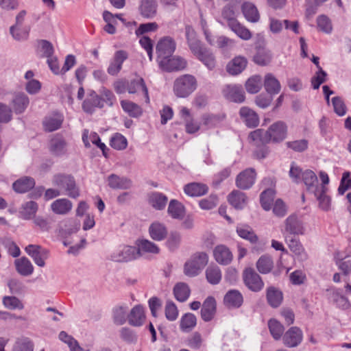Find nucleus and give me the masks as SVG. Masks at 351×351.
<instances>
[{"mask_svg": "<svg viewBox=\"0 0 351 351\" xmlns=\"http://www.w3.org/2000/svg\"><path fill=\"white\" fill-rule=\"evenodd\" d=\"M287 136V125L285 122L278 121L272 123L266 131L258 129L250 132L249 139L254 146H260L269 143H280Z\"/></svg>", "mask_w": 351, "mask_h": 351, "instance_id": "obj_1", "label": "nucleus"}, {"mask_svg": "<svg viewBox=\"0 0 351 351\" xmlns=\"http://www.w3.org/2000/svg\"><path fill=\"white\" fill-rule=\"evenodd\" d=\"M185 35L189 48L191 53L208 69L215 66V59L213 53L206 48L197 38L196 33L191 26L185 27Z\"/></svg>", "mask_w": 351, "mask_h": 351, "instance_id": "obj_2", "label": "nucleus"}, {"mask_svg": "<svg viewBox=\"0 0 351 351\" xmlns=\"http://www.w3.org/2000/svg\"><path fill=\"white\" fill-rule=\"evenodd\" d=\"M52 184L61 191L62 195L76 199L80 196V189L74 177L70 174L57 173L51 180Z\"/></svg>", "mask_w": 351, "mask_h": 351, "instance_id": "obj_3", "label": "nucleus"}, {"mask_svg": "<svg viewBox=\"0 0 351 351\" xmlns=\"http://www.w3.org/2000/svg\"><path fill=\"white\" fill-rule=\"evenodd\" d=\"M197 87L196 78L190 74L180 76L173 83L174 94L180 98L187 97L193 93Z\"/></svg>", "mask_w": 351, "mask_h": 351, "instance_id": "obj_4", "label": "nucleus"}, {"mask_svg": "<svg viewBox=\"0 0 351 351\" xmlns=\"http://www.w3.org/2000/svg\"><path fill=\"white\" fill-rule=\"evenodd\" d=\"M208 256L206 253L198 252L193 254L184 263V274L189 277L197 276L207 265Z\"/></svg>", "mask_w": 351, "mask_h": 351, "instance_id": "obj_5", "label": "nucleus"}, {"mask_svg": "<svg viewBox=\"0 0 351 351\" xmlns=\"http://www.w3.org/2000/svg\"><path fill=\"white\" fill-rule=\"evenodd\" d=\"M245 287L253 292H259L264 288L265 283L261 276L252 267L245 268L242 274Z\"/></svg>", "mask_w": 351, "mask_h": 351, "instance_id": "obj_6", "label": "nucleus"}, {"mask_svg": "<svg viewBox=\"0 0 351 351\" xmlns=\"http://www.w3.org/2000/svg\"><path fill=\"white\" fill-rule=\"evenodd\" d=\"M176 48V43L174 39L170 36L162 38L157 43L156 49L157 53V61L162 60L171 57Z\"/></svg>", "mask_w": 351, "mask_h": 351, "instance_id": "obj_7", "label": "nucleus"}, {"mask_svg": "<svg viewBox=\"0 0 351 351\" xmlns=\"http://www.w3.org/2000/svg\"><path fill=\"white\" fill-rule=\"evenodd\" d=\"M160 68L167 72L179 71L187 66V61L182 57L173 56L158 62Z\"/></svg>", "mask_w": 351, "mask_h": 351, "instance_id": "obj_8", "label": "nucleus"}, {"mask_svg": "<svg viewBox=\"0 0 351 351\" xmlns=\"http://www.w3.org/2000/svg\"><path fill=\"white\" fill-rule=\"evenodd\" d=\"M25 251L38 266L43 267L45 265V260L49 254L47 249L38 245L30 244L25 247Z\"/></svg>", "mask_w": 351, "mask_h": 351, "instance_id": "obj_9", "label": "nucleus"}, {"mask_svg": "<svg viewBox=\"0 0 351 351\" xmlns=\"http://www.w3.org/2000/svg\"><path fill=\"white\" fill-rule=\"evenodd\" d=\"M138 257L139 250L133 246H124L111 254V260L115 262H128Z\"/></svg>", "mask_w": 351, "mask_h": 351, "instance_id": "obj_10", "label": "nucleus"}, {"mask_svg": "<svg viewBox=\"0 0 351 351\" xmlns=\"http://www.w3.org/2000/svg\"><path fill=\"white\" fill-rule=\"evenodd\" d=\"M303 339L302 330L297 326L291 327L282 336L283 343L289 348H295L300 345Z\"/></svg>", "mask_w": 351, "mask_h": 351, "instance_id": "obj_11", "label": "nucleus"}, {"mask_svg": "<svg viewBox=\"0 0 351 351\" xmlns=\"http://www.w3.org/2000/svg\"><path fill=\"white\" fill-rule=\"evenodd\" d=\"M304 233V228L302 223L294 215L289 216L285 221V235H302Z\"/></svg>", "mask_w": 351, "mask_h": 351, "instance_id": "obj_12", "label": "nucleus"}, {"mask_svg": "<svg viewBox=\"0 0 351 351\" xmlns=\"http://www.w3.org/2000/svg\"><path fill=\"white\" fill-rule=\"evenodd\" d=\"M256 177V173L254 169H246L237 176L236 185L243 190L249 189L254 184Z\"/></svg>", "mask_w": 351, "mask_h": 351, "instance_id": "obj_13", "label": "nucleus"}, {"mask_svg": "<svg viewBox=\"0 0 351 351\" xmlns=\"http://www.w3.org/2000/svg\"><path fill=\"white\" fill-rule=\"evenodd\" d=\"M226 117V116L223 112H206L202 115L201 122L207 129H211L220 127Z\"/></svg>", "mask_w": 351, "mask_h": 351, "instance_id": "obj_14", "label": "nucleus"}, {"mask_svg": "<svg viewBox=\"0 0 351 351\" xmlns=\"http://www.w3.org/2000/svg\"><path fill=\"white\" fill-rule=\"evenodd\" d=\"M128 58V53L124 50L117 51L112 58L110 64L107 69L108 74L110 75H117L122 68L123 62Z\"/></svg>", "mask_w": 351, "mask_h": 351, "instance_id": "obj_15", "label": "nucleus"}, {"mask_svg": "<svg viewBox=\"0 0 351 351\" xmlns=\"http://www.w3.org/2000/svg\"><path fill=\"white\" fill-rule=\"evenodd\" d=\"M285 239L290 250L298 258L302 261H306L308 258V255L302 245L294 236L285 235Z\"/></svg>", "mask_w": 351, "mask_h": 351, "instance_id": "obj_16", "label": "nucleus"}, {"mask_svg": "<svg viewBox=\"0 0 351 351\" xmlns=\"http://www.w3.org/2000/svg\"><path fill=\"white\" fill-rule=\"evenodd\" d=\"M67 143L61 135H55L49 141V149L50 152L56 156L64 155L66 152Z\"/></svg>", "mask_w": 351, "mask_h": 351, "instance_id": "obj_17", "label": "nucleus"}, {"mask_svg": "<svg viewBox=\"0 0 351 351\" xmlns=\"http://www.w3.org/2000/svg\"><path fill=\"white\" fill-rule=\"evenodd\" d=\"M64 121L62 114L53 112L45 117L43 121V125L45 131L51 132L58 130Z\"/></svg>", "mask_w": 351, "mask_h": 351, "instance_id": "obj_18", "label": "nucleus"}, {"mask_svg": "<svg viewBox=\"0 0 351 351\" xmlns=\"http://www.w3.org/2000/svg\"><path fill=\"white\" fill-rule=\"evenodd\" d=\"M223 94L231 101L241 103L245 100V93L241 86L227 85L223 90Z\"/></svg>", "mask_w": 351, "mask_h": 351, "instance_id": "obj_19", "label": "nucleus"}, {"mask_svg": "<svg viewBox=\"0 0 351 351\" xmlns=\"http://www.w3.org/2000/svg\"><path fill=\"white\" fill-rule=\"evenodd\" d=\"M104 107V99L95 91L92 90L82 104L83 110L87 113H93L95 108H101Z\"/></svg>", "mask_w": 351, "mask_h": 351, "instance_id": "obj_20", "label": "nucleus"}, {"mask_svg": "<svg viewBox=\"0 0 351 351\" xmlns=\"http://www.w3.org/2000/svg\"><path fill=\"white\" fill-rule=\"evenodd\" d=\"M180 117L185 123V130L189 134H193L199 131V123L194 120L191 111L186 107H182L180 111Z\"/></svg>", "mask_w": 351, "mask_h": 351, "instance_id": "obj_21", "label": "nucleus"}, {"mask_svg": "<svg viewBox=\"0 0 351 351\" xmlns=\"http://www.w3.org/2000/svg\"><path fill=\"white\" fill-rule=\"evenodd\" d=\"M108 184L112 189L127 190L132 186V182L128 178L111 174L108 177Z\"/></svg>", "mask_w": 351, "mask_h": 351, "instance_id": "obj_22", "label": "nucleus"}, {"mask_svg": "<svg viewBox=\"0 0 351 351\" xmlns=\"http://www.w3.org/2000/svg\"><path fill=\"white\" fill-rule=\"evenodd\" d=\"M213 256L215 261L221 265H228L232 260V252L228 247L223 245H219L215 247Z\"/></svg>", "mask_w": 351, "mask_h": 351, "instance_id": "obj_23", "label": "nucleus"}, {"mask_svg": "<svg viewBox=\"0 0 351 351\" xmlns=\"http://www.w3.org/2000/svg\"><path fill=\"white\" fill-rule=\"evenodd\" d=\"M216 313V301L213 297H208L202 304L201 317L204 322L212 320Z\"/></svg>", "mask_w": 351, "mask_h": 351, "instance_id": "obj_24", "label": "nucleus"}, {"mask_svg": "<svg viewBox=\"0 0 351 351\" xmlns=\"http://www.w3.org/2000/svg\"><path fill=\"white\" fill-rule=\"evenodd\" d=\"M241 12L248 22L256 23L260 20L259 12L256 6L251 2H244L241 5Z\"/></svg>", "mask_w": 351, "mask_h": 351, "instance_id": "obj_25", "label": "nucleus"}, {"mask_svg": "<svg viewBox=\"0 0 351 351\" xmlns=\"http://www.w3.org/2000/svg\"><path fill=\"white\" fill-rule=\"evenodd\" d=\"M148 204L157 210H163L167 204L168 197L160 192H152L147 195Z\"/></svg>", "mask_w": 351, "mask_h": 351, "instance_id": "obj_26", "label": "nucleus"}, {"mask_svg": "<svg viewBox=\"0 0 351 351\" xmlns=\"http://www.w3.org/2000/svg\"><path fill=\"white\" fill-rule=\"evenodd\" d=\"M157 2L156 0H141L139 12L145 19H152L156 15Z\"/></svg>", "mask_w": 351, "mask_h": 351, "instance_id": "obj_27", "label": "nucleus"}, {"mask_svg": "<svg viewBox=\"0 0 351 351\" xmlns=\"http://www.w3.org/2000/svg\"><path fill=\"white\" fill-rule=\"evenodd\" d=\"M145 320V311L142 306L136 305L134 306L128 315V322L133 326H140L143 325Z\"/></svg>", "mask_w": 351, "mask_h": 351, "instance_id": "obj_28", "label": "nucleus"}, {"mask_svg": "<svg viewBox=\"0 0 351 351\" xmlns=\"http://www.w3.org/2000/svg\"><path fill=\"white\" fill-rule=\"evenodd\" d=\"M301 181H303L308 191H312L315 195H317V190L320 188L317 186V177L313 171L309 169L304 171Z\"/></svg>", "mask_w": 351, "mask_h": 351, "instance_id": "obj_29", "label": "nucleus"}, {"mask_svg": "<svg viewBox=\"0 0 351 351\" xmlns=\"http://www.w3.org/2000/svg\"><path fill=\"white\" fill-rule=\"evenodd\" d=\"M72 208V202L66 198L58 199L51 204V210L57 215H66L71 210Z\"/></svg>", "mask_w": 351, "mask_h": 351, "instance_id": "obj_30", "label": "nucleus"}, {"mask_svg": "<svg viewBox=\"0 0 351 351\" xmlns=\"http://www.w3.org/2000/svg\"><path fill=\"white\" fill-rule=\"evenodd\" d=\"M149 233L153 240L162 241L167 236V228L164 223L155 221L150 225Z\"/></svg>", "mask_w": 351, "mask_h": 351, "instance_id": "obj_31", "label": "nucleus"}, {"mask_svg": "<svg viewBox=\"0 0 351 351\" xmlns=\"http://www.w3.org/2000/svg\"><path fill=\"white\" fill-rule=\"evenodd\" d=\"M266 298L268 304L273 308L278 307L283 300V295L278 289L271 286L267 289Z\"/></svg>", "mask_w": 351, "mask_h": 351, "instance_id": "obj_32", "label": "nucleus"}, {"mask_svg": "<svg viewBox=\"0 0 351 351\" xmlns=\"http://www.w3.org/2000/svg\"><path fill=\"white\" fill-rule=\"evenodd\" d=\"M184 191L189 196L199 197L207 193L208 187L203 183L191 182L184 186Z\"/></svg>", "mask_w": 351, "mask_h": 351, "instance_id": "obj_33", "label": "nucleus"}, {"mask_svg": "<svg viewBox=\"0 0 351 351\" xmlns=\"http://www.w3.org/2000/svg\"><path fill=\"white\" fill-rule=\"evenodd\" d=\"M240 116L249 128H255L258 125L259 119L257 114L247 107H242L239 111Z\"/></svg>", "mask_w": 351, "mask_h": 351, "instance_id": "obj_34", "label": "nucleus"}, {"mask_svg": "<svg viewBox=\"0 0 351 351\" xmlns=\"http://www.w3.org/2000/svg\"><path fill=\"white\" fill-rule=\"evenodd\" d=\"M229 203L236 209H243L247 203V197L241 191L234 190L228 197Z\"/></svg>", "mask_w": 351, "mask_h": 351, "instance_id": "obj_35", "label": "nucleus"}, {"mask_svg": "<svg viewBox=\"0 0 351 351\" xmlns=\"http://www.w3.org/2000/svg\"><path fill=\"white\" fill-rule=\"evenodd\" d=\"M29 104L28 97L23 93L16 94L12 101V108L16 114L23 113Z\"/></svg>", "mask_w": 351, "mask_h": 351, "instance_id": "obj_36", "label": "nucleus"}, {"mask_svg": "<svg viewBox=\"0 0 351 351\" xmlns=\"http://www.w3.org/2000/svg\"><path fill=\"white\" fill-rule=\"evenodd\" d=\"M243 302V295L238 290H230L224 296V303L229 307L239 308Z\"/></svg>", "mask_w": 351, "mask_h": 351, "instance_id": "obj_37", "label": "nucleus"}, {"mask_svg": "<svg viewBox=\"0 0 351 351\" xmlns=\"http://www.w3.org/2000/svg\"><path fill=\"white\" fill-rule=\"evenodd\" d=\"M247 62L246 58L243 56L235 57L228 64L227 71L231 75H238L245 69Z\"/></svg>", "mask_w": 351, "mask_h": 351, "instance_id": "obj_38", "label": "nucleus"}, {"mask_svg": "<svg viewBox=\"0 0 351 351\" xmlns=\"http://www.w3.org/2000/svg\"><path fill=\"white\" fill-rule=\"evenodd\" d=\"M238 37L243 40H249L252 37V34L245 26L239 21H232L228 27Z\"/></svg>", "mask_w": 351, "mask_h": 351, "instance_id": "obj_39", "label": "nucleus"}, {"mask_svg": "<svg viewBox=\"0 0 351 351\" xmlns=\"http://www.w3.org/2000/svg\"><path fill=\"white\" fill-rule=\"evenodd\" d=\"M128 306L127 305L116 306L112 309L113 322L117 325L124 324L128 319Z\"/></svg>", "mask_w": 351, "mask_h": 351, "instance_id": "obj_40", "label": "nucleus"}, {"mask_svg": "<svg viewBox=\"0 0 351 351\" xmlns=\"http://www.w3.org/2000/svg\"><path fill=\"white\" fill-rule=\"evenodd\" d=\"M16 271L22 276H27L34 271V267L30 261L26 257L16 259L14 261Z\"/></svg>", "mask_w": 351, "mask_h": 351, "instance_id": "obj_41", "label": "nucleus"}, {"mask_svg": "<svg viewBox=\"0 0 351 351\" xmlns=\"http://www.w3.org/2000/svg\"><path fill=\"white\" fill-rule=\"evenodd\" d=\"M34 185L35 181L32 178L24 177L15 181L12 188L16 192L23 193L32 189Z\"/></svg>", "mask_w": 351, "mask_h": 351, "instance_id": "obj_42", "label": "nucleus"}, {"mask_svg": "<svg viewBox=\"0 0 351 351\" xmlns=\"http://www.w3.org/2000/svg\"><path fill=\"white\" fill-rule=\"evenodd\" d=\"M264 86L270 95H276L280 90V84L279 81L271 73H267L265 76Z\"/></svg>", "mask_w": 351, "mask_h": 351, "instance_id": "obj_43", "label": "nucleus"}, {"mask_svg": "<svg viewBox=\"0 0 351 351\" xmlns=\"http://www.w3.org/2000/svg\"><path fill=\"white\" fill-rule=\"evenodd\" d=\"M197 324V318L191 313L184 314L180 321V328L182 332L191 331Z\"/></svg>", "mask_w": 351, "mask_h": 351, "instance_id": "obj_44", "label": "nucleus"}, {"mask_svg": "<svg viewBox=\"0 0 351 351\" xmlns=\"http://www.w3.org/2000/svg\"><path fill=\"white\" fill-rule=\"evenodd\" d=\"M184 212V207L180 202L176 199H171L169 202L167 213L173 219H182Z\"/></svg>", "mask_w": 351, "mask_h": 351, "instance_id": "obj_45", "label": "nucleus"}, {"mask_svg": "<svg viewBox=\"0 0 351 351\" xmlns=\"http://www.w3.org/2000/svg\"><path fill=\"white\" fill-rule=\"evenodd\" d=\"M128 91L130 94L136 93L138 91H142L145 95V101L147 103L149 102L148 90L143 79L140 78L139 80L131 82L130 84L128 86Z\"/></svg>", "mask_w": 351, "mask_h": 351, "instance_id": "obj_46", "label": "nucleus"}, {"mask_svg": "<svg viewBox=\"0 0 351 351\" xmlns=\"http://www.w3.org/2000/svg\"><path fill=\"white\" fill-rule=\"evenodd\" d=\"M120 103L123 111L130 117H138L142 114V109L138 104L129 100H121Z\"/></svg>", "mask_w": 351, "mask_h": 351, "instance_id": "obj_47", "label": "nucleus"}, {"mask_svg": "<svg viewBox=\"0 0 351 351\" xmlns=\"http://www.w3.org/2000/svg\"><path fill=\"white\" fill-rule=\"evenodd\" d=\"M256 266L261 274H267L272 270L274 262L269 256L263 255L257 261Z\"/></svg>", "mask_w": 351, "mask_h": 351, "instance_id": "obj_48", "label": "nucleus"}, {"mask_svg": "<svg viewBox=\"0 0 351 351\" xmlns=\"http://www.w3.org/2000/svg\"><path fill=\"white\" fill-rule=\"evenodd\" d=\"M191 290L187 284L184 282L177 283L173 288V294L179 302H185L189 297Z\"/></svg>", "mask_w": 351, "mask_h": 351, "instance_id": "obj_49", "label": "nucleus"}, {"mask_svg": "<svg viewBox=\"0 0 351 351\" xmlns=\"http://www.w3.org/2000/svg\"><path fill=\"white\" fill-rule=\"evenodd\" d=\"M237 232L241 238L249 241L252 243L258 241V237L248 225H239L237 227Z\"/></svg>", "mask_w": 351, "mask_h": 351, "instance_id": "obj_50", "label": "nucleus"}, {"mask_svg": "<svg viewBox=\"0 0 351 351\" xmlns=\"http://www.w3.org/2000/svg\"><path fill=\"white\" fill-rule=\"evenodd\" d=\"M331 299L333 303L339 308L347 310L351 307L348 299L343 295L338 289H332Z\"/></svg>", "mask_w": 351, "mask_h": 351, "instance_id": "obj_51", "label": "nucleus"}, {"mask_svg": "<svg viewBox=\"0 0 351 351\" xmlns=\"http://www.w3.org/2000/svg\"><path fill=\"white\" fill-rule=\"evenodd\" d=\"M34 343L29 337L18 338L12 348V351H33Z\"/></svg>", "mask_w": 351, "mask_h": 351, "instance_id": "obj_52", "label": "nucleus"}, {"mask_svg": "<svg viewBox=\"0 0 351 351\" xmlns=\"http://www.w3.org/2000/svg\"><path fill=\"white\" fill-rule=\"evenodd\" d=\"M136 249L139 250V256L144 253L158 254L160 251L159 247L154 243L147 239L138 241Z\"/></svg>", "mask_w": 351, "mask_h": 351, "instance_id": "obj_53", "label": "nucleus"}, {"mask_svg": "<svg viewBox=\"0 0 351 351\" xmlns=\"http://www.w3.org/2000/svg\"><path fill=\"white\" fill-rule=\"evenodd\" d=\"M275 196V191L272 189H267L263 191L260 196L261 206L265 210H269Z\"/></svg>", "mask_w": 351, "mask_h": 351, "instance_id": "obj_54", "label": "nucleus"}, {"mask_svg": "<svg viewBox=\"0 0 351 351\" xmlns=\"http://www.w3.org/2000/svg\"><path fill=\"white\" fill-rule=\"evenodd\" d=\"M328 190V188L325 186H322L319 189L317 190V200L319 201V207L327 211L330 209V198L326 193Z\"/></svg>", "mask_w": 351, "mask_h": 351, "instance_id": "obj_55", "label": "nucleus"}, {"mask_svg": "<svg viewBox=\"0 0 351 351\" xmlns=\"http://www.w3.org/2000/svg\"><path fill=\"white\" fill-rule=\"evenodd\" d=\"M38 210V204L33 201L26 202L22 206L20 215L24 219H30L33 217Z\"/></svg>", "mask_w": 351, "mask_h": 351, "instance_id": "obj_56", "label": "nucleus"}, {"mask_svg": "<svg viewBox=\"0 0 351 351\" xmlns=\"http://www.w3.org/2000/svg\"><path fill=\"white\" fill-rule=\"evenodd\" d=\"M268 327L274 339L279 340L282 337L285 328L280 322L275 319H271L268 322Z\"/></svg>", "mask_w": 351, "mask_h": 351, "instance_id": "obj_57", "label": "nucleus"}, {"mask_svg": "<svg viewBox=\"0 0 351 351\" xmlns=\"http://www.w3.org/2000/svg\"><path fill=\"white\" fill-rule=\"evenodd\" d=\"M206 277L210 284H218L221 279V272L219 267L209 266L206 270Z\"/></svg>", "mask_w": 351, "mask_h": 351, "instance_id": "obj_58", "label": "nucleus"}, {"mask_svg": "<svg viewBox=\"0 0 351 351\" xmlns=\"http://www.w3.org/2000/svg\"><path fill=\"white\" fill-rule=\"evenodd\" d=\"M30 27L20 25H13L10 27V33L12 37L16 40H25L28 38Z\"/></svg>", "mask_w": 351, "mask_h": 351, "instance_id": "obj_59", "label": "nucleus"}, {"mask_svg": "<svg viewBox=\"0 0 351 351\" xmlns=\"http://www.w3.org/2000/svg\"><path fill=\"white\" fill-rule=\"evenodd\" d=\"M262 86V78L260 75H254L249 78L245 83V88L250 93H258Z\"/></svg>", "mask_w": 351, "mask_h": 351, "instance_id": "obj_60", "label": "nucleus"}, {"mask_svg": "<svg viewBox=\"0 0 351 351\" xmlns=\"http://www.w3.org/2000/svg\"><path fill=\"white\" fill-rule=\"evenodd\" d=\"M317 29L325 33L330 34L332 31V25L330 19L325 14H322L317 18Z\"/></svg>", "mask_w": 351, "mask_h": 351, "instance_id": "obj_61", "label": "nucleus"}, {"mask_svg": "<svg viewBox=\"0 0 351 351\" xmlns=\"http://www.w3.org/2000/svg\"><path fill=\"white\" fill-rule=\"evenodd\" d=\"M3 305L8 309L22 310L24 308V304L21 300L15 296H5L3 298Z\"/></svg>", "mask_w": 351, "mask_h": 351, "instance_id": "obj_62", "label": "nucleus"}, {"mask_svg": "<svg viewBox=\"0 0 351 351\" xmlns=\"http://www.w3.org/2000/svg\"><path fill=\"white\" fill-rule=\"evenodd\" d=\"M165 313L166 318L169 321L173 322L177 319L179 311L173 302L170 300L167 301L165 308Z\"/></svg>", "mask_w": 351, "mask_h": 351, "instance_id": "obj_63", "label": "nucleus"}, {"mask_svg": "<svg viewBox=\"0 0 351 351\" xmlns=\"http://www.w3.org/2000/svg\"><path fill=\"white\" fill-rule=\"evenodd\" d=\"M127 145V139L120 134H116L110 140L111 147L117 150L124 149Z\"/></svg>", "mask_w": 351, "mask_h": 351, "instance_id": "obj_64", "label": "nucleus"}]
</instances>
